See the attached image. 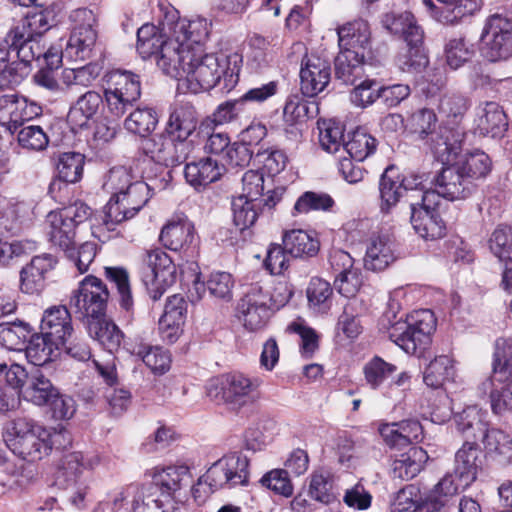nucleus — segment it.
<instances>
[{
	"label": "nucleus",
	"mask_w": 512,
	"mask_h": 512,
	"mask_svg": "<svg viewBox=\"0 0 512 512\" xmlns=\"http://www.w3.org/2000/svg\"><path fill=\"white\" fill-rule=\"evenodd\" d=\"M195 24H200L204 30L203 37L192 38L189 35L180 54L176 48L168 47V55L164 57V74L182 82L191 93L197 94L222 85L226 91L232 90L239 81L242 55L236 51H220L203 53V48L209 39L211 22L206 18H195Z\"/></svg>",
	"instance_id": "1"
},
{
	"label": "nucleus",
	"mask_w": 512,
	"mask_h": 512,
	"mask_svg": "<svg viewBox=\"0 0 512 512\" xmlns=\"http://www.w3.org/2000/svg\"><path fill=\"white\" fill-rule=\"evenodd\" d=\"M204 30L194 19L179 18L174 8L167 10L159 21V26L146 23L137 30L136 49L143 58L156 57L158 68L164 73V57L168 55V47H174L180 54L189 35L192 38L203 37Z\"/></svg>",
	"instance_id": "2"
},
{
	"label": "nucleus",
	"mask_w": 512,
	"mask_h": 512,
	"mask_svg": "<svg viewBox=\"0 0 512 512\" xmlns=\"http://www.w3.org/2000/svg\"><path fill=\"white\" fill-rule=\"evenodd\" d=\"M46 20L43 15L24 17L6 36L9 49L0 48V83L3 85L19 84L30 72V65L42 52L34 41H29L31 33L44 30Z\"/></svg>",
	"instance_id": "3"
},
{
	"label": "nucleus",
	"mask_w": 512,
	"mask_h": 512,
	"mask_svg": "<svg viewBox=\"0 0 512 512\" xmlns=\"http://www.w3.org/2000/svg\"><path fill=\"white\" fill-rule=\"evenodd\" d=\"M170 178V171L162 169L160 176L148 177L149 182L134 181L128 185L121 197L110 198L106 204L102 219L103 226L108 231H112L117 224L133 218L148 202L151 191L166 189Z\"/></svg>",
	"instance_id": "4"
},
{
	"label": "nucleus",
	"mask_w": 512,
	"mask_h": 512,
	"mask_svg": "<svg viewBox=\"0 0 512 512\" xmlns=\"http://www.w3.org/2000/svg\"><path fill=\"white\" fill-rule=\"evenodd\" d=\"M3 440L14 454L29 461L41 460L52 449L50 431L27 416L8 421L3 428Z\"/></svg>",
	"instance_id": "5"
},
{
	"label": "nucleus",
	"mask_w": 512,
	"mask_h": 512,
	"mask_svg": "<svg viewBox=\"0 0 512 512\" xmlns=\"http://www.w3.org/2000/svg\"><path fill=\"white\" fill-rule=\"evenodd\" d=\"M262 380L241 372L222 374L211 379L206 386L207 397L217 405L238 412L259 399Z\"/></svg>",
	"instance_id": "6"
},
{
	"label": "nucleus",
	"mask_w": 512,
	"mask_h": 512,
	"mask_svg": "<svg viewBox=\"0 0 512 512\" xmlns=\"http://www.w3.org/2000/svg\"><path fill=\"white\" fill-rule=\"evenodd\" d=\"M386 28L395 35H400L406 42L395 59V64L402 72L413 73L421 71L428 63L422 49L423 31L410 12L386 15Z\"/></svg>",
	"instance_id": "7"
},
{
	"label": "nucleus",
	"mask_w": 512,
	"mask_h": 512,
	"mask_svg": "<svg viewBox=\"0 0 512 512\" xmlns=\"http://www.w3.org/2000/svg\"><path fill=\"white\" fill-rule=\"evenodd\" d=\"M140 96L141 82L138 75L122 70H114L106 75L104 98L113 117H122Z\"/></svg>",
	"instance_id": "8"
},
{
	"label": "nucleus",
	"mask_w": 512,
	"mask_h": 512,
	"mask_svg": "<svg viewBox=\"0 0 512 512\" xmlns=\"http://www.w3.org/2000/svg\"><path fill=\"white\" fill-rule=\"evenodd\" d=\"M110 293L104 282L93 275L84 277L70 297V307L83 321L105 316Z\"/></svg>",
	"instance_id": "9"
},
{
	"label": "nucleus",
	"mask_w": 512,
	"mask_h": 512,
	"mask_svg": "<svg viewBox=\"0 0 512 512\" xmlns=\"http://www.w3.org/2000/svg\"><path fill=\"white\" fill-rule=\"evenodd\" d=\"M410 197V222L415 232L425 240H437L446 232V226L440 215L436 212L438 195L433 191L418 194L420 201Z\"/></svg>",
	"instance_id": "10"
},
{
	"label": "nucleus",
	"mask_w": 512,
	"mask_h": 512,
	"mask_svg": "<svg viewBox=\"0 0 512 512\" xmlns=\"http://www.w3.org/2000/svg\"><path fill=\"white\" fill-rule=\"evenodd\" d=\"M480 51L490 62L512 56V21L499 14L490 16L481 34Z\"/></svg>",
	"instance_id": "11"
},
{
	"label": "nucleus",
	"mask_w": 512,
	"mask_h": 512,
	"mask_svg": "<svg viewBox=\"0 0 512 512\" xmlns=\"http://www.w3.org/2000/svg\"><path fill=\"white\" fill-rule=\"evenodd\" d=\"M207 483L214 488L246 486L249 482V460L241 453H230L217 460L205 473Z\"/></svg>",
	"instance_id": "12"
},
{
	"label": "nucleus",
	"mask_w": 512,
	"mask_h": 512,
	"mask_svg": "<svg viewBox=\"0 0 512 512\" xmlns=\"http://www.w3.org/2000/svg\"><path fill=\"white\" fill-rule=\"evenodd\" d=\"M142 150L153 161L160 164L157 167L159 175L162 169L169 171V166L183 163L191 153L193 147L189 141H181L170 135L156 134L142 141Z\"/></svg>",
	"instance_id": "13"
},
{
	"label": "nucleus",
	"mask_w": 512,
	"mask_h": 512,
	"mask_svg": "<svg viewBox=\"0 0 512 512\" xmlns=\"http://www.w3.org/2000/svg\"><path fill=\"white\" fill-rule=\"evenodd\" d=\"M272 315L269 306V291L259 284H252L237 306V316L249 331L264 328Z\"/></svg>",
	"instance_id": "14"
},
{
	"label": "nucleus",
	"mask_w": 512,
	"mask_h": 512,
	"mask_svg": "<svg viewBox=\"0 0 512 512\" xmlns=\"http://www.w3.org/2000/svg\"><path fill=\"white\" fill-rule=\"evenodd\" d=\"M435 189L438 199L443 197L450 201L464 200L470 197L475 191L477 185L469 182L461 169L452 163L441 169L434 178Z\"/></svg>",
	"instance_id": "15"
},
{
	"label": "nucleus",
	"mask_w": 512,
	"mask_h": 512,
	"mask_svg": "<svg viewBox=\"0 0 512 512\" xmlns=\"http://www.w3.org/2000/svg\"><path fill=\"white\" fill-rule=\"evenodd\" d=\"M144 262L151 269L149 294L156 301L162 297L168 287L175 283L176 266L170 256L160 248L147 251Z\"/></svg>",
	"instance_id": "16"
},
{
	"label": "nucleus",
	"mask_w": 512,
	"mask_h": 512,
	"mask_svg": "<svg viewBox=\"0 0 512 512\" xmlns=\"http://www.w3.org/2000/svg\"><path fill=\"white\" fill-rule=\"evenodd\" d=\"M394 235L388 229L373 232L366 243L364 267L370 271H383L396 260Z\"/></svg>",
	"instance_id": "17"
},
{
	"label": "nucleus",
	"mask_w": 512,
	"mask_h": 512,
	"mask_svg": "<svg viewBox=\"0 0 512 512\" xmlns=\"http://www.w3.org/2000/svg\"><path fill=\"white\" fill-rule=\"evenodd\" d=\"M331 79L330 62L317 55L307 56L302 61L300 86L303 95L314 97L324 91Z\"/></svg>",
	"instance_id": "18"
},
{
	"label": "nucleus",
	"mask_w": 512,
	"mask_h": 512,
	"mask_svg": "<svg viewBox=\"0 0 512 512\" xmlns=\"http://www.w3.org/2000/svg\"><path fill=\"white\" fill-rule=\"evenodd\" d=\"M40 330L50 341H55V345L65 346L74 332L72 317L67 307L54 305L44 310Z\"/></svg>",
	"instance_id": "19"
},
{
	"label": "nucleus",
	"mask_w": 512,
	"mask_h": 512,
	"mask_svg": "<svg viewBox=\"0 0 512 512\" xmlns=\"http://www.w3.org/2000/svg\"><path fill=\"white\" fill-rule=\"evenodd\" d=\"M388 337L408 354L422 356L431 343V337L410 328L406 321L398 320L388 328Z\"/></svg>",
	"instance_id": "20"
},
{
	"label": "nucleus",
	"mask_w": 512,
	"mask_h": 512,
	"mask_svg": "<svg viewBox=\"0 0 512 512\" xmlns=\"http://www.w3.org/2000/svg\"><path fill=\"white\" fill-rule=\"evenodd\" d=\"M31 117L25 98L0 90V125L11 133H16L23 122Z\"/></svg>",
	"instance_id": "21"
},
{
	"label": "nucleus",
	"mask_w": 512,
	"mask_h": 512,
	"mask_svg": "<svg viewBox=\"0 0 512 512\" xmlns=\"http://www.w3.org/2000/svg\"><path fill=\"white\" fill-rule=\"evenodd\" d=\"M464 485L452 473L446 474L428 493L424 496L422 510L424 512H440L455 497Z\"/></svg>",
	"instance_id": "22"
},
{
	"label": "nucleus",
	"mask_w": 512,
	"mask_h": 512,
	"mask_svg": "<svg viewBox=\"0 0 512 512\" xmlns=\"http://www.w3.org/2000/svg\"><path fill=\"white\" fill-rule=\"evenodd\" d=\"M55 264L56 260L50 254L33 257L21 270V289L29 294L40 292L44 288L46 273L53 269Z\"/></svg>",
	"instance_id": "23"
},
{
	"label": "nucleus",
	"mask_w": 512,
	"mask_h": 512,
	"mask_svg": "<svg viewBox=\"0 0 512 512\" xmlns=\"http://www.w3.org/2000/svg\"><path fill=\"white\" fill-rule=\"evenodd\" d=\"M160 241L172 251L187 250L196 242L193 223L186 218L168 222L161 230Z\"/></svg>",
	"instance_id": "24"
},
{
	"label": "nucleus",
	"mask_w": 512,
	"mask_h": 512,
	"mask_svg": "<svg viewBox=\"0 0 512 512\" xmlns=\"http://www.w3.org/2000/svg\"><path fill=\"white\" fill-rule=\"evenodd\" d=\"M489 249L505 265L502 285L508 288L512 279V228L506 225L498 226L489 238Z\"/></svg>",
	"instance_id": "25"
},
{
	"label": "nucleus",
	"mask_w": 512,
	"mask_h": 512,
	"mask_svg": "<svg viewBox=\"0 0 512 512\" xmlns=\"http://www.w3.org/2000/svg\"><path fill=\"white\" fill-rule=\"evenodd\" d=\"M424 0L429 7L432 17L443 24H455L466 15L471 14L476 4L472 0Z\"/></svg>",
	"instance_id": "26"
},
{
	"label": "nucleus",
	"mask_w": 512,
	"mask_h": 512,
	"mask_svg": "<svg viewBox=\"0 0 512 512\" xmlns=\"http://www.w3.org/2000/svg\"><path fill=\"white\" fill-rule=\"evenodd\" d=\"M482 452L472 443L466 442L456 452L454 472L452 473L461 480L464 485H470L477 477L478 470L482 465Z\"/></svg>",
	"instance_id": "27"
},
{
	"label": "nucleus",
	"mask_w": 512,
	"mask_h": 512,
	"mask_svg": "<svg viewBox=\"0 0 512 512\" xmlns=\"http://www.w3.org/2000/svg\"><path fill=\"white\" fill-rule=\"evenodd\" d=\"M44 229L48 240L64 252L70 251L71 246L75 244L74 224L64 220L55 211L47 214Z\"/></svg>",
	"instance_id": "28"
},
{
	"label": "nucleus",
	"mask_w": 512,
	"mask_h": 512,
	"mask_svg": "<svg viewBox=\"0 0 512 512\" xmlns=\"http://www.w3.org/2000/svg\"><path fill=\"white\" fill-rule=\"evenodd\" d=\"M197 126L196 110L190 103H181L173 109L168 120L169 135L181 141H187Z\"/></svg>",
	"instance_id": "29"
},
{
	"label": "nucleus",
	"mask_w": 512,
	"mask_h": 512,
	"mask_svg": "<svg viewBox=\"0 0 512 512\" xmlns=\"http://www.w3.org/2000/svg\"><path fill=\"white\" fill-rule=\"evenodd\" d=\"M224 170V165H219L216 160L207 157L187 163L184 175L189 184L200 187L219 180Z\"/></svg>",
	"instance_id": "30"
},
{
	"label": "nucleus",
	"mask_w": 512,
	"mask_h": 512,
	"mask_svg": "<svg viewBox=\"0 0 512 512\" xmlns=\"http://www.w3.org/2000/svg\"><path fill=\"white\" fill-rule=\"evenodd\" d=\"M38 14L44 16L46 20V28L44 30L37 31V33H31V37H29V41L31 40L36 42L42 50L41 53L35 55L33 61H36L40 67L57 69L62 62V58L65 57L64 50H62L60 46H49L46 48L45 43H42L43 34L51 27V12L48 10H38L29 12L26 16H34Z\"/></svg>",
	"instance_id": "31"
},
{
	"label": "nucleus",
	"mask_w": 512,
	"mask_h": 512,
	"mask_svg": "<svg viewBox=\"0 0 512 512\" xmlns=\"http://www.w3.org/2000/svg\"><path fill=\"white\" fill-rule=\"evenodd\" d=\"M84 325L89 335L110 353L118 350L121 346L124 338L123 332L113 321L106 319L105 316L87 321Z\"/></svg>",
	"instance_id": "32"
},
{
	"label": "nucleus",
	"mask_w": 512,
	"mask_h": 512,
	"mask_svg": "<svg viewBox=\"0 0 512 512\" xmlns=\"http://www.w3.org/2000/svg\"><path fill=\"white\" fill-rule=\"evenodd\" d=\"M364 53L340 50L335 58V75L346 84L355 85L364 75Z\"/></svg>",
	"instance_id": "33"
},
{
	"label": "nucleus",
	"mask_w": 512,
	"mask_h": 512,
	"mask_svg": "<svg viewBox=\"0 0 512 512\" xmlns=\"http://www.w3.org/2000/svg\"><path fill=\"white\" fill-rule=\"evenodd\" d=\"M340 50L360 51L369 47L370 30L364 21L347 23L337 30Z\"/></svg>",
	"instance_id": "34"
},
{
	"label": "nucleus",
	"mask_w": 512,
	"mask_h": 512,
	"mask_svg": "<svg viewBox=\"0 0 512 512\" xmlns=\"http://www.w3.org/2000/svg\"><path fill=\"white\" fill-rule=\"evenodd\" d=\"M427 460L428 454L423 448L417 446L410 447L393 461V477L410 480L420 473Z\"/></svg>",
	"instance_id": "35"
},
{
	"label": "nucleus",
	"mask_w": 512,
	"mask_h": 512,
	"mask_svg": "<svg viewBox=\"0 0 512 512\" xmlns=\"http://www.w3.org/2000/svg\"><path fill=\"white\" fill-rule=\"evenodd\" d=\"M507 127V117L500 105L495 102H486L477 121L479 133L492 138L502 137Z\"/></svg>",
	"instance_id": "36"
},
{
	"label": "nucleus",
	"mask_w": 512,
	"mask_h": 512,
	"mask_svg": "<svg viewBox=\"0 0 512 512\" xmlns=\"http://www.w3.org/2000/svg\"><path fill=\"white\" fill-rule=\"evenodd\" d=\"M63 345H55L43 333L30 336L28 345H25L27 360L34 366H43L54 361L60 354Z\"/></svg>",
	"instance_id": "37"
},
{
	"label": "nucleus",
	"mask_w": 512,
	"mask_h": 512,
	"mask_svg": "<svg viewBox=\"0 0 512 512\" xmlns=\"http://www.w3.org/2000/svg\"><path fill=\"white\" fill-rule=\"evenodd\" d=\"M102 104V95L94 90H89L81 95L70 108L68 120L75 126L84 127L99 112Z\"/></svg>",
	"instance_id": "38"
},
{
	"label": "nucleus",
	"mask_w": 512,
	"mask_h": 512,
	"mask_svg": "<svg viewBox=\"0 0 512 512\" xmlns=\"http://www.w3.org/2000/svg\"><path fill=\"white\" fill-rule=\"evenodd\" d=\"M469 182L475 183L484 179L491 171L492 163L489 156L480 150L467 152L455 161Z\"/></svg>",
	"instance_id": "39"
},
{
	"label": "nucleus",
	"mask_w": 512,
	"mask_h": 512,
	"mask_svg": "<svg viewBox=\"0 0 512 512\" xmlns=\"http://www.w3.org/2000/svg\"><path fill=\"white\" fill-rule=\"evenodd\" d=\"M308 308L316 314H327L332 306L333 288L322 278L313 277L306 288Z\"/></svg>",
	"instance_id": "40"
},
{
	"label": "nucleus",
	"mask_w": 512,
	"mask_h": 512,
	"mask_svg": "<svg viewBox=\"0 0 512 512\" xmlns=\"http://www.w3.org/2000/svg\"><path fill=\"white\" fill-rule=\"evenodd\" d=\"M22 393L25 400L37 406H43L47 405L52 397L57 395V389L40 370H35L29 376L28 383Z\"/></svg>",
	"instance_id": "41"
},
{
	"label": "nucleus",
	"mask_w": 512,
	"mask_h": 512,
	"mask_svg": "<svg viewBox=\"0 0 512 512\" xmlns=\"http://www.w3.org/2000/svg\"><path fill=\"white\" fill-rule=\"evenodd\" d=\"M154 481L163 493L171 495L191 481L190 469L187 465H173L158 469L154 473Z\"/></svg>",
	"instance_id": "42"
},
{
	"label": "nucleus",
	"mask_w": 512,
	"mask_h": 512,
	"mask_svg": "<svg viewBox=\"0 0 512 512\" xmlns=\"http://www.w3.org/2000/svg\"><path fill=\"white\" fill-rule=\"evenodd\" d=\"M455 375L453 359L447 355H440L427 365L423 374V381L428 387L438 389L446 382L453 381Z\"/></svg>",
	"instance_id": "43"
},
{
	"label": "nucleus",
	"mask_w": 512,
	"mask_h": 512,
	"mask_svg": "<svg viewBox=\"0 0 512 512\" xmlns=\"http://www.w3.org/2000/svg\"><path fill=\"white\" fill-rule=\"evenodd\" d=\"M285 250L294 257H313L320 247L318 239L304 230H292L285 233L283 237Z\"/></svg>",
	"instance_id": "44"
},
{
	"label": "nucleus",
	"mask_w": 512,
	"mask_h": 512,
	"mask_svg": "<svg viewBox=\"0 0 512 512\" xmlns=\"http://www.w3.org/2000/svg\"><path fill=\"white\" fill-rule=\"evenodd\" d=\"M97 41V31L71 32L64 49L65 57L84 61L92 57Z\"/></svg>",
	"instance_id": "45"
},
{
	"label": "nucleus",
	"mask_w": 512,
	"mask_h": 512,
	"mask_svg": "<svg viewBox=\"0 0 512 512\" xmlns=\"http://www.w3.org/2000/svg\"><path fill=\"white\" fill-rule=\"evenodd\" d=\"M488 414L477 406H468L456 416V424L459 431L467 433L475 440L488 429Z\"/></svg>",
	"instance_id": "46"
},
{
	"label": "nucleus",
	"mask_w": 512,
	"mask_h": 512,
	"mask_svg": "<svg viewBox=\"0 0 512 512\" xmlns=\"http://www.w3.org/2000/svg\"><path fill=\"white\" fill-rule=\"evenodd\" d=\"M31 327L23 321L0 323V344L8 350L23 351Z\"/></svg>",
	"instance_id": "47"
},
{
	"label": "nucleus",
	"mask_w": 512,
	"mask_h": 512,
	"mask_svg": "<svg viewBox=\"0 0 512 512\" xmlns=\"http://www.w3.org/2000/svg\"><path fill=\"white\" fill-rule=\"evenodd\" d=\"M377 147V140L364 129H357L351 133L348 141L343 145V152L357 162L365 160L372 155Z\"/></svg>",
	"instance_id": "48"
},
{
	"label": "nucleus",
	"mask_w": 512,
	"mask_h": 512,
	"mask_svg": "<svg viewBox=\"0 0 512 512\" xmlns=\"http://www.w3.org/2000/svg\"><path fill=\"white\" fill-rule=\"evenodd\" d=\"M486 452L503 461L512 459V437L499 429H487L480 438Z\"/></svg>",
	"instance_id": "49"
},
{
	"label": "nucleus",
	"mask_w": 512,
	"mask_h": 512,
	"mask_svg": "<svg viewBox=\"0 0 512 512\" xmlns=\"http://www.w3.org/2000/svg\"><path fill=\"white\" fill-rule=\"evenodd\" d=\"M158 124V115L153 108H137L124 121V127L130 133L147 138Z\"/></svg>",
	"instance_id": "50"
},
{
	"label": "nucleus",
	"mask_w": 512,
	"mask_h": 512,
	"mask_svg": "<svg viewBox=\"0 0 512 512\" xmlns=\"http://www.w3.org/2000/svg\"><path fill=\"white\" fill-rule=\"evenodd\" d=\"M97 464L96 456L85 458L81 452L69 453L62 460L59 478H63L68 485L76 484L83 470L92 469Z\"/></svg>",
	"instance_id": "51"
},
{
	"label": "nucleus",
	"mask_w": 512,
	"mask_h": 512,
	"mask_svg": "<svg viewBox=\"0 0 512 512\" xmlns=\"http://www.w3.org/2000/svg\"><path fill=\"white\" fill-rule=\"evenodd\" d=\"M379 191L381 197V210L388 212L395 206L399 199L403 196L400 175L389 167L381 176L379 183Z\"/></svg>",
	"instance_id": "52"
},
{
	"label": "nucleus",
	"mask_w": 512,
	"mask_h": 512,
	"mask_svg": "<svg viewBox=\"0 0 512 512\" xmlns=\"http://www.w3.org/2000/svg\"><path fill=\"white\" fill-rule=\"evenodd\" d=\"M84 155L78 152H64L59 155L56 170L60 180L66 183H76L83 175Z\"/></svg>",
	"instance_id": "53"
},
{
	"label": "nucleus",
	"mask_w": 512,
	"mask_h": 512,
	"mask_svg": "<svg viewBox=\"0 0 512 512\" xmlns=\"http://www.w3.org/2000/svg\"><path fill=\"white\" fill-rule=\"evenodd\" d=\"M492 372L497 381L512 377V340L499 338L495 342Z\"/></svg>",
	"instance_id": "54"
},
{
	"label": "nucleus",
	"mask_w": 512,
	"mask_h": 512,
	"mask_svg": "<svg viewBox=\"0 0 512 512\" xmlns=\"http://www.w3.org/2000/svg\"><path fill=\"white\" fill-rule=\"evenodd\" d=\"M135 353L139 356L145 365L154 373L162 375L170 368L171 358L165 349L160 346H150L140 344Z\"/></svg>",
	"instance_id": "55"
},
{
	"label": "nucleus",
	"mask_w": 512,
	"mask_h": 512,
	"mask_svg": "<svg viewBox=\"0 0 512 512\" xmlns=\"http://www.w3.org/2000/svg\"><path fill=\"white\" fill-rule=\"evenodd\" d=\"M261 201L247 199L237 196L232 200V211L234 224L240 229L245 230L251 227L258 217V209Z\"/></svg>",
	"instance_id": "56"
},
{
	"label": "nucleus",
	"mask_w": 512,
	"mask_h": 512,
	"mask_svg": "<svg viewBox=\"0 0 512 512\" xmlns=\"http://www.w3.org/2000/svg\"><path fill=\"white\" fill-rule=\"evenodd\" d=\"M317 124L321 147L328 153L339 152L345 143L342 125L334 120H320Z\"/></svg>",
	"instance_id": "57"
},
{
	"label": "nucleus",
	"mask_w": 512,
	"mask_h": 512,
	"mask_svg": "<svg viewBox=\"0 0 512 512\" xmlns=\"http://www.w3.org/2000/svg\"><path fill=\"white\" fill-rule=\"evenodd\" d=\"M269 46V42L261 35L255 34L250 37L247 65L251 70L261 72L269 65L272 60Z\"/></svg>",
	"instance_id": "58"
},
{
	"label": "nucleus",
	"mask_w": 512,
	"mask_h": 512,
	"mask_svg": "<svg viewBox=\"0 0 512 512\" xmlns=\"http://www.w3.org/2000/svg\"><path fill=\"white\" fill-rule=\"evenodd\" d=\"M104 275L117 288L121 307L129 311L133 306V297L127 270L122 267H105Z\"/></svg>",
	"instance_id": "59"
},
{
	"label": "nucleus",
	"mask_w": 512,
	"mask_h": 512,
	"mask_svg": "<svg viewBox=\"0 0 512 512\" xmlns=\"http://www.w3.org/2000/svg\"><path fill=\"white\" fill-rule=\"evenodd\" d=\"M36 249L37 242L34 240L0 241V266L13 265L19 258L34 252Z\"/></svg>",
	"instance_id": "60"
},
{
	"label": "nucleus",
	"mask_w": 512,
	"mask_h": 512,
	"mask_svg": "<svg viewBox=\"0 0 512 512\" xmlns=\"http://www.w3.org/2000/svg\"><path fill=\"white\" fill-rule=\"evenodd\" d=\"M436 123L437 117L432 109L420 108L407 117L405 129L420 137H425L435 130Z\"/></svg>",
	"instance_id": "61"
},
{
	"label": "nucleus",
	"mask_w": 512,
	"mask_h": 512,
	"mask_svg": "<svg viewBox=\"0 0 512 512\" xmlns=\"http://www.w3.org/2000/svg\"><path fill=\"white\" fill-rule=\"evenodd\" d=\"M396 370L397 367L394 364L388 363L382 358L375 356L364 365L363 373L366 382L372 388H377Z\"/></svg>",
	"instance_id": "62"
},
{
	"label": "nucleus",
	"mask_w": 512,
	"mask_h": 512,
	"mask_svg": "<svg viewBox=\"0 0 512 512\" xmlns=\"http://www.w3.org/2000/svg\"><path fill=\"white\" fill-rule=\"evenodd\" d=\"M16 132L18 143L24 149L42 151L48 146V136L38 125L21 126Z\"/></svg>",
	"instance_id": "63"
},
{
	"label": "nucleus",
	"mask_w": 512,
	"mask_h": 512,
	"mask_svg": "<svg viewBox=\"0 0 512 512\" xmlns=\"http://www.w3.org/2000/svg\"><path fill=\"white\" fill-rule=\"evenodd\" d=\"M499 389L492 392L491 410L495 415H512V377L505 381H497Z\"/></svg>",
	"instance_id": "64"
}]
</instances>
